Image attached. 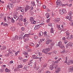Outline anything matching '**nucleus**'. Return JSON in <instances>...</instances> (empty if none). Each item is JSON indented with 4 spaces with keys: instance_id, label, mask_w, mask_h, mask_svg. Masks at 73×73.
<instances>
[{
    "instance_id": "64",
    "label": "nucleus",
    "mask_w": 73,
    "mask_h": 73,
    "mask_svg": "<svg viewBox=\"0 0 73 73\" xmlns=\"http://www.w3.org/2000/svg\"><path fill=\"white\" fill-rule=\"evenodd\" d=\"M24 22H26L27 21V19H23Z\"/></svg>"
},
{
    "instance_id": "9",
    "label": "nucleus",
    "mask_w": 73,
    "mask_h": 73,
    "mask_svg": "<svg viewBox=\"0 0 73 73\" xmlns=\"http://www.w3.org/2000/svg\"><path fill=\"white\" fill-rule=\"evenodd\" d=\"M24 34V33H22L20 35V37H19V40H22L23 38H24V36H23V35Z\"/></svg>"
},
{
    "instance_id": "60",
    "label": "nucleus",
    "mask_w": 73,
    "mask_h": 73,
    "mask_svg": "<svg viewBox=\"0 0 73 73\" xmlns=\"http://www.w3.org/2000/svg\"><path fill=\"white\" fill-rule=\"evenodd\" d=\"M69 17H70V18L68 20H69V21H71L72 20V17L70 16Z\"/></svg>"
},
{
    "instance_id": "23",
    "label": "nucleus",
    "mask_w": 73,
    "mask_h": 73,
    "mask_svg": "<svg viewBox=\"0 0 73 73\" xmlns=\"http://www.w3.org/2000/svg\"><path fill=\"white\" fill-rule=\"evenodd\" d=\"M7 18L8 19V21H10L12 19V17H10L9 16H8L7 17Z\"/></svg>"
},
{
    "instance_id": "22",
    "label": "nucleus",
    "mask_w": 73,
    "mask_h": 73,
    "mask_svg": "<svg viewBox=\"0 0 73 73\" xmlns=\"http://www.w3.org/2000/svg\"><path fill=\"white\" fill-rule=\"evenodd\" d=\"M45 16L46 17V18L48 19V18H49V14L48 13H46L45 14Z\"/></svg>"
},
{
    "instance_id": "8",
    "label": "nucleus",
    "mask_w": 73,
    "mask_h": 73,
    "mask_svg": "<svg viewBox=\"0 0 73 73\" xmlns=\"http://www.w3.org/2000/svg\"><path fill=\"white\" fill-rule=\"evenodd\" d=\"M40 28V25H36L34 28V29L35 30H37V29H39Z\"/></svg>"
},
{
    "instance_id": "12",
    "label": "nucleus",
    "mask_w": 73,
    "mask_h": 73,
    "mask_svg": "<svg viewBox=\"0 0 73 73\" xmlns=\"http://www.w3.org/2000/svg\"><path fill=\"white\" fill-rule=\"evenodd\" d=\"M23 68V65H19L18 68H16V70L18 71H20V69H19V68Z\"/></svg>"
},
{
    "instance_id": "26",
    "label": "nucleus",
    "mask_w": 73,
    "mask_h": 73,
    "mask_svg": "<svg viewBox=\"0 0 73 73\" xmlns=\"http://www.w3.org/2000/svg\"><path fill=\"white\" fill-rule=\"evenodd\" d=\"M62 11H63V13H66V10L65 9H63L62 10Z\"/></svg>"
},
{
    "instance_id": "49",
    "label": "nucleus",
    "mask_w": 73,
    "mask_h": 73,
    "mask_svg": "<svg viewBox=\"0 0 73 73\" xmlns=\"http://www.w3.org/2000/svg\"><path fill=\"white\" fill-rule=\"evenodd\" d=\"M48 26L50 27H52V23H50L48 25Z\"/></svg>"
},
{
    "instance_id": "11",
    "label": "nucleus",
    "mask_w": 73,
    "mask_h": 73,
    "mask_svg": "<svg viewBox=\"0 0 73 73\" xmlns=\"http://www.w3.org/2000/svg\"><path fill=\"white\" fill-rule=\"evenodd\" d=\"M30 9V6L27 5L25 8V12H27V11H28Z\"/></svg>"
},
{
    "instance_id": "7",
    "label": "nucleus",
    "mask_w": 73,
    "mask_h": 73,
    "mask_svg": "<svg viewBox=\"0 0 73 73\" xmlns=\"http://www.w3.org/2000/svg\"><path fill=\"white\" fill-rule=\"evenodd\" d=\"M52 41V39H48L46 41V44L48 45V44H50Z\"/></svg>"
},
{
    "instance_id": "38",
    "label": "nucleus",
    "mask_w": 73,
    "mask_h": 73,
    "mask_svg": "<svg viewBox=\"0 0 73 73\" xmlns=\"http://www.w3.org/2000/svg\"><path fill=\"white\" fill-rule=\"evenodd\" d=\"M51 47H52L54 45V42H52L51 43Z\"/></svg>"
},
{
    "instance_id": "59",
    "label": "nucleus",
    "mask_w": 73,
    "mask_h": 73,
    "mask_svg": "<svg viewBox=\"0 0 73 73\" xmlns=\"http://www.w3.org/2000/svg\"><path fill=\"white\" fill-rule=\"evenodd\" d=\"M13 61L12 60L10 61L9 62V64H13Z\"/></svg>"
},
{
    "instance_id": "2",
    "label": "nucleus",
    "mask_w": 73,
    "mask_h": 73,
    "mask_svg": "<svg viewBox=\"0 0 73 73\" xmlns=\"http://www.w3.org/2000/svg\"><path fill=\"white\" fill-rule=\"evenodd\" d=\"M9 5L7 6V9H8L9 11H10L11 10V8H12L13 7H14V5L13 4L11 3H9Z\"/></svg>"
},
{
    "instance_id": "28",
    "label": "nucleus",
    "mask_w": 73,
    "mask_h": 73,
    "mask_svg": "<svg viewBox=\"0 0 73 73\" xmlns=\"http://www.w3.org/2000/svg\"><path fill=\"white\" fill-rule=\"evenodd\" d=\"M59 13L60 14V15H63V14H64V13L63 12V11L62 10L60 11Z\"/></svg>"
},
{
    "instance_id": "31",
    "label": "nucleus",
    "mask_w": 73,
    "mask_h": 73,
    "mask_svg": "<svg viewBox=\"0 0 73 73\" xmlns=\"http://www.w3.org/2000/svg\"><path fill=\"white\" fill-rule=\"evenodd\" d=\"M28 40H29V39L28 38H25L24 40V42H27L28 41Z\"/></svg>"
},
{
    "instance_id": "41",
    "label": "nucleus",
    "mask_w": 73,
    "mask_h": 73,
    "mask_svg": "<svg viewBox=\"0 0 73 73\" xmlns=\"http://www.w3.org/2000/svg\"><path fill=\"white\" fill-rule=\"evenodd\" d=\"M7 17H5L4 18V21L5 22H6L7 21V19H6Z\"/></svg>"
},
{
    "instance_id": "48",
    "label": "nucleus",
    "mask_w": 73,
    "mask_h": 73,
    "mask_svg": "<svg viewBox=\"0 0 73 73\" xmlns=\"http://www.w3.org/2000/svg\"><path fill=\"white\" fill-rule=\"evenodd\" d=\"M23 21V19L20 18L19 20V22H21V21Z\"/></svg>"
},
{
    "instance_id": "55",
    "label": "nucleus",
    "mask_w": 73,
    "mask_h": 73,
    "mask_svg": "<svg viewBox=\"0 0 73 73\" xmlns=\"http://www.w3.org/2000/svg\"><path fill=\"white\" fill-rule=\"evenodd\" d=\"M23 61L24 62H25L26 61H27V59H24L23 60Z\"/></svg>"
},
{
    "instance_id": "51",
    "label": "nucleus",
    "mask_w": 73,
    "mask_h": 73,
    "mask_svg": "<svg viewBox=\"0 0 73 73\" xmlns=\"http://www.w3.org/2000/svg\"><path fill=\"white\" fill-rule=\"evenodd\" d=\"M70 70H73V66H71V67H70Z\"/></svg>"
},
{
    "instance_id": "32",
    "label": "nucleus",
    "mask_w": 73,
    "mask_h": 73,
    "mask_svg": "<svg viewBox=\"0 0 73 73\" xmlns=\"http://www.w3.org/2000/svg\"><path fill=\"white\" fill-rule=\"evenodd\" d=\"M43 33L42 31H40V33H39V35L40 36H43Z\"/></svg>"
},
{
    "instance_id": "40",
    "label": "nucleus",
    "mask_w": 73,
    "mask_h": 73,
    "mask_svg": "<svg viewBox=\"0 0 73 73\" xmlns=\"http://www.w3.org/2000/svg\"><path fill=\"white\" fill-rule=\"evenodd\" d=\"M30 45L32 46H35V44H33V43H31L30 44Z\"/></svg>"
},
{
    "instance_id": "39",
    "label": "nucleus",
    "mask_w": 73,
    "mask_h": 73,
    "mask_svg": "<svg viewBox=\"0 0 73 73\" xmlns=\"http://www.w3.org/2000/svg\"><path fill=\"white\" fill-rule=\"evenodd\" d=\"M46 38L47 39H48V40L50 39H51V38H50V37L49 35H48L47 36H46Z\"/></svg>"
},
{
    "instance_id": "6",
    "label": "nucleus",
    "mask_w": 73,
    "mask_h": 73,
    "mask_svg": "<svg viewBox=\"0 0 73 73\" xmlns=\"http://www.w3.org/2000/svg\"><path fill=\"white\" fill-rule=\"evenodd\" d=\"M30 20L32 24H36V21H34V19L33 17L30 18Z\"/></svg>"
},
{
    "instance_id": "27",
    "label": "nucleus",
    "mask_w": 73,
    "mask_h": 73,
    "mask_svg": "<svg viewBox=\"0 0 73 73\" xmlns=\"http://www.w3.org/2000/svg\"><path fill=\"white\" fill-rule=\"evenodd\" d=\"M72 11H70L68 13V15L70 17H72Z\"/></svg>"
},
{
    "instance_id": "62",
    "label": "nucleus",
    "mask_w": 73,
    "mask_h": 73,
    "mask_svg": "<svg viewBox=\"0 0 73 73\" xmlns=\"http://www.w3.org/2000/svg\"><path fill=\"white\" fill-rule=\"evenodd\" d=\"M50 9H49L48 8L46 9V11L48 12H50Z\"/></svg>"
},
{
    "instance_id": "25",
    "label": "nucleus",
    "mask_w": 73,
    "mask_h": 73,
    "mask_svg": "<svg viewBox=\"0 0 73 73\" xmlns=\"http://www.w3.org/2000/svg\"><path fill=\"white\" fill-rule=\"evenodd\" d=\"M23 53L25 55H27L28 54V52L26 51H24L23 52Z\"/></svg>"
},
{
    "instance_id": "21",
    "label": "nucleus",
    "mask_w": 73,
    "mask_h": 73,
    "mask_svg": "<svg viewBox=\"0 0 73 73\" xmlns=\"http://www.w3.org/2000/svg\"><path fill=\"white\" fill-rule=\"evenodd\" d=\"M11 71V70H9V69H8V68H6L5 69V72H10Z\"/></svg>"
},
{
    "instance_id": "53",
    "label": "nucleus",
    "mask_w": 73,
    "mask_h": 73,
    "mask_svg": "<svg viewBox=\"0 0 73 73\" xmlns=\"http://www.w3.org/2000/svg\"><path fill=\"white\" fill-rule=\"evenodd\" d=\"M21 30L23 31H25V28H24V27H22L21 28Z\"/></svg>"
},
{
    "instance_id": "30",
    "label": "nucleus",
    "mask_w": 73,
    "mask_h": 73,
    "mask_svg": "<svg viewBox=\"0 0 73 73\" xmlns=\"http://www.w3.org/2000/svg\"><path fill=\"white\" fill-rule=\"evenodd\" d=\"M70 25L72 26H73V21H72L69 23Z\"/></svg>"
},
{
    "instance_id": "57",
    "label": "nucleus",
    "mask_w": 73,
    "mask_h": 73,
    "mask_svg": "<svg viewBox=\"0 0 73 73\" xmlns=\"http://www.w3.org/2000/svg\"><path fill=\"white\" fill-rule=\"evenodd\" d=\"M19 59L20 60H23V58L21 57H19Z\"/></svg>"
},
{
    "instance_id": "13",
    "label": "nucleus",
    "mask_w": 73,
    "mask_h": 73,
    "mask_svg": "<svg viewBox=\"0 0 73 73\" xmlns=\"http://www.w3.org/2000/svg\"><path fill=\"white\" fill-rule=\"evenodd\" d=\"M18 14V13H15V14L14 15L13 17L14 19H16L17 17H18V16H17V14Z\"/></svg>"
},
{
    "instance_id": "54",
    "label": "nucleus",
    "mask_w": 73,
    "mask_h": 73,
    "mask_svg": "<svg viewBox=\"0 0 73 73\" xmlns=\"http://www.w3.org/2000/svg\"><path fill=\"white\" fill-rule=\"evenodd\" d=\"M47 66V64L46 63L45 64H44L43 65L44 67H46Z\"/></svg>"
},
{
    "instance_id": "10",
    "label": "nucleus",
    "mask_w": 73,
    "mask_h": 73,
    "mask_svg": "<svg viewBox=\"0 0 73 73\" xmlns=\"http://www.w3.org/2000/svg\"><path fill=\"white\" fill-rule=\"evenodd\" d=\"M73 64V60H69L67 62V65H69L70 64Z\"/></svg>"
},
{
    "instance_id": "36",
    "label": "nucleus",
    "mask_w": 73,
    "mask_h": 73,
    "mask_svg": "<svg viewBox=\"0 0 73 73\" xmlns=\"http://www.w3.org/2000/svg\"><path fill=\"white\" fill-rule=\"evenodd\" d=\"M66 33L67 36H69V34H70V33H69V32H68V31H66Z\"/></svg>"
},
{
    "instance_id": "18",
    "label": "nucleus",
    "mask_w": 73,
    "mask_h": 73,
    "mask_svg": "<svg viewBox=\"0 0 73 73\" xmlns=\"http://www.w3.org/2000/svg\"><path fill=\"white\" fill-rule=\"evenodd\" d=\"M60 70H61V68L60 67H58V68L56 70V72L58 73L59 72H60Z\"/></svg>"
},
{
    "instance_id": "45",
    "label": "nucleus",
    "mask_w": 73,
    "mask_h": 73,
    "mask_svg": "<svg viewBox=\"0 0 73 73\" xmlns=\"http://www.w3.org/2000/svg\"><path fill=\"white\" fill-rule=\"evenodd\" d=\"M15 40H16V38H15V37H14L13 38H12V41H15Z\"/></svg>"
},
{
    "instance_id": "63",
    "label": "nucleus",
    "mask_w": 73,
    "mask_h": 73,
    "mask_svg": "<svg viewBox=\"0 0 73 73\" xmlns=\"http://www.w3.org/2000/svg\"><path fill=\"white\" fill-rule=\"evenodd\" d=\"M19 53V51H18L17 52L15 53V54L16 55H17V54H18V53Z\"/></svg>"
},
{
    "instance_id": "56",
    "label": "nucleus",
    "mask_w": 73,
    "mask_h": 73,
    "mask_svg": "<svg viewBox=\"0 0 73 73\" xmlns=\"http://www.w3.org/2000/svg\"><path fill=\"white\" fill-rule=\"evenodd\" d=\"M38 54L39 56H41L42 55V53L40 52H39Z\"/></svg>"
},
{
    "instance_id": "5",
    "label": "nucleus",
    "mask_w": 73,
    "mask_h": 73,
    "mask_svg": "<svg viewBox=\"0 0 73 73\" xmlns=\"http://www.w3.org/2000/svg\"><path fill=\"white\" fill-rule=\"evenodd\" d=\"M56 4L57 6L60 7V6H61V5L62 4V3L60 0H57L56 2Z\"/></svg>"
},
{
    "instance_id": "50",
    "label": "nucleus",
    "mask_w": 73,
    "mask_h": 73,
    "mask_svg": "<svg viewBox=\"0 0 73 73\" xmlns=\"http://www.w3.org/2000/svg\"><path fill=\"white\" fill-rule=\"evenodd\" d=\"M6 49V47L5 46H3L2 47V49L4 50Z\"/></svg>"
},
{
    "instance_id": "14",
    "label": "nucleus",
    "mask_w": 73,
    "mask_h": 73,
    "mask_svg": "<svg viewBox=\"0 0 73 73\" xmlns=\"http://www.w3.org/2000/svg\"><path fill=\"white\" fill-rule=\"evenodd\" d=\"M60 19L57 18L54 20V21L55 23H57V22H58V21H60Z\"/></svg>"
},
{
    "instance_id": "20",
    "label": "nucleus",
    "mask_w": 73,
    "mask_h": 73,
    "mask_svg": "<svg viewBox=\"0 0 73 73\" xmlns=\"http://www.w3.org/2000/svg\"><path fill=\"white\" fill-rule=\"evenodd\" d=\"M54 30H53V28H52L51 29V30H50V33H54Z\"/></svg>"
},
{
    "instance_id": "15",
    "label": "nucleus",
    "mask_w": 73,
    "mask_h": 73,
    "mask_svg": "<svg viewBox=\"0 0 73 73\" xmlns=\"http://www.w3.org/2000/svg\"><path fill=\"white\" fill-rule=\"evenodd\" d=\"M1 25H3L5 27L8 26V24H7V23H3V22L1 23Z\"/></svg>"
},
{
    "instance_id": "17",
    "label": "nucleus",
    "mask_w": 73,
    "mask_h": 73,
    "mask_svg": "<svg viewBox=\"0 0 73 73\" xmlns=\"http://www.w3.org/2000/svg\"><path fill=\"white\" fill-rule=\"evenodd\" d=\"M8 50H9V52L8 54H7L8 56H9V55L10 54H13V52H12V51L10 49H9Z\"/></svg>"
},
{
    "instance_id": "44",
    "label": "nucleus",
    "mask_w": 73,
    "mask_h": 73,
    "mask_svg": "<svg viewBox=\"0 0 73 73\" xmlns=\"http://www.w3.org/2000/svg\"><path fill=\"white\" fill-rule=\"evenodd\" d=\"M50 19H48L47 20H46V22L47 23H49V22H50Z\"/></svg>"
},
{
    "instance_id": "24",
    "label": "nucleus",
    "mask_w": 73,
    "mask_h": 73,
    "mask_svg": "<svg viewBox=\"0 0 73 73\" xmlns=\"http://www.w3.org/2000/svg\"><path fill=\"white\" fill-rule=\"evenodd\" d=\"M44 33V36H45V37H46L47 36V32L46 31H45Z\"/></svg>"
},
{
    "instance_id": "16",
    "label": "nucleus",
    "mask_w": 73,
    "mask_h": 73,
    "mask_svg": "<svg viewBox=\"0 0 73 73\" xmlns=\"http://www.w3.org/2000/svg\"><path fill=\"white\" fill-rule=\"evenodd\" d=\"M32 58L34 59H38V57L36 55H33L32 56Z\"/></svg>"
},
{
    "instance_id": "34",
    "label": "nucleus",
    "mask_w": 73,
    "mask_h": 73,
    "mask_svg": "<svg viewBox=\"0 0 73 73\" xmlns=\"http://www.w3.org/2000/svg\"><path fill=\"white\" fill-rule=\"evenodd\" d=\"M50 69L51 70H53V66H52V65H50Z\"/></svg>"
},
{
    "instance_id": "46",
    "label": "nucleus",
    "mask_w": 73,
    "mask_h": 73,
    "mask_svg": "<svg viewBox=\"0 0 73 73\" xmlns=\"http://www.w3.org/2000/svg\"><path fill=\"white\" fill-rule=\"evenodd\" d=\"M12 31H15L16 30V29L15 27H12Z\"/></svg>"
},
{
    "instance_id": "35",
    "label": "nucleus",
    "mask_w": 73,
    "mask_h": 73,
    "mask_svg": "<svg viewBox=\"0 0 73 73\" xmlns=\"http://www.w3.org/2000/svg\"><path fill=\"white\" fill-rule=\"evenodd\" d=\"M35 2H32L31 3V5L32 6H34L35 5Z\"/></svg>"
},
{
    "instance_id": "52",
    "label": "nucleus",
    "mask_w": 73,
    "mask_h": 73,
    "mask_svg": "<svg viewBox=\"0 0 73 73\" xmlns=\"http://www.w3.org/2000/svg\"><path fill=\"white\" fill-rule=\"evenodd\" d=\"M25 47L26 49H29V46H26Z\"/></svg>"
},
{
    "instance_id": "61",
    "label": "nucleus",
    "mask_w": 73,
    "mask_h": 73,
    "mask_svg": "<svg viewBox=\"0 0 73 73\" xmlns=\"http://www.w3.org/2000/svg\"><path fill=\"white\" fill-rule=\"evenodd\" d=\"M53 53H54V54H56L57 53V51H54L53 52Z\"/></svg>"
},
{
    "instance_id": "33",
    "label": "nucleus",
    "mask_w": 73,
    "mask_h": 73,
    "mask_svg": "<svg viewBox=\"0 0 73 73\" xmlns=\"http://www.w3.org/2000/svg\"><path fill=\"white\" fill-rule=\"evenodd\" d=\"M34 39H35V40H37L38 39V36L36 35H35L34 36Z\"/></svg>"
},
{
    "instance_id": "3",
    "label": "nucleus",
    "mask_w": 73,
    "mask_h": 73,
    "mask_svg": "<svg viewBox=\"0 0 73 73\" xmlns=\"http://www.w3.org/2000/svg\"><path fill=\"white\" fill-rule=\"evenodd\" d=\"M19 10H20V11L22 12H24V9L22 7H19L16 9V11H19Z\"/></svg>"
},
{
    "instance_id": "4",
    "label": "nucleus",
    "mask_w": 73,
    "mask_h": 73,
    "mask_svg": "<svg viewBox=\"0 0 73 73\" xmlns=\"http://www.w3.org/2000/svg\"><path fill=\"white\" fill-rule=\"evenodd\" d=\"M58 46L62 49L65 48L64 45L62 44V42L61 41H60L58 42Z\"/></svg>"
},
{
    "instance_id": "47",
    "label": "nucleus",
    "mask_w": 73,
    "mask_h": 73,
    "mask_svg": "<svg viewBox=\"0 0 73 73\" xmlns=\"http://www.w3.org/2000/svg\"><path fill=\"white\" fill-rule=\"evenodd\" d=\"M68 46H72V43L71 42H70L68 44Z\"/></svg>"
},
{
    "instance_id": "29",
    "label": "nucleus",
    "mask_w": 73,
    "mask_h": 73,
    "mask_svg": "<svg viewBox=\"0 0 73 73\" xmlns=\"http://www.w3.org/2000/svg\"><path fill=\"white\" fill-rule=\"evenodd\" d=\"M11 21L12 23H15V20L13 19V18L12 17L11 19Z\"/></svg>"
},
{
    "instance_id": "19",
    "label": "nucleus",
    "mask_w": 73,
    "mask_h": 73,
    "mask_svg": "<svg viewBox=\"0 0 73 73\" xmlns=\"http://www.w3.org/2000/svg\"><path fill=\"white\" fill-rule=\"evenodd\" d=\"M29 34H25L24 36L23 39H24L25 37H27V38H28L29 37Z\"/></svg>"
},
{
    "instance_id": "42",
    "label": "nucleus",
    "mask_w": 73,
    "mask_h": 73,
    "mask_svg": "<svg viewBox=\"0 0 73 73\" xmlns=\"http://www.w3.org/2000/svg\"><path fill=\"white\" fill-rule=\"evenodd\" d=\"M5 68H3L2 69H1L0 70V72H3L4 71V70Z\"/></svg>"
},
{
    "instance_id": "58",
    "label": "nucleus",
    "mask_w": 73,
    "mask_h": 73,
    "mask_svg": "<svg viewBox=\"0 0 73 73\" xmlns=\"http://www.w3.org/2000/svg\"><path fill=\"white\" fill-rule=\"evenodd\" d=\"M19 17H20V19H23V17L21 15H20Z\"/></svg>"
},
{
    "instance_id": "43",
    "label": "nucleus",
    "mask_w": 73,
    "mask_h": 73,
    "mask_svg": "<svg viewBox=\"0 0 73 73\" xmlns=\"http://www.w3.org/2000/svg\"><path fill=\"white\" fill-rule=\"evenodd\" d=\"M19 36H16L15 37V38L16 39V40H19Z\"/></svg>"
},
{
    "instance_id": "37",
    "label": "nucleus",
    "mask_w": 73,
    "mask_h": 73,
    "mask_svg": "<svg viewBox=\"0 0 73 73\" xmlns=\"http://www.w3.org/2000/svg\"><path fill=\"white\" fill-rule=\"evenodd\" d=\"M35 69H36V70H37L38 69L39 67H37V66H36V65H35Z\"/></svg>"
},
{
    "instance_id": "1",
    "label": "nucleus",
    "mask_w": 73,
    "mask_h": 73,
    "mask_svg": "<svg viewBox=\"0 0 73 73\" xmlns=\"http://www.w3.org/2000/svg\"><path fill=\"white\" fill-rule=\"evenodd\" d=\"M50 50V48L44 49L42 50V52L46 54H48V52H49Z\"/></svg>"
}]
</instances>
